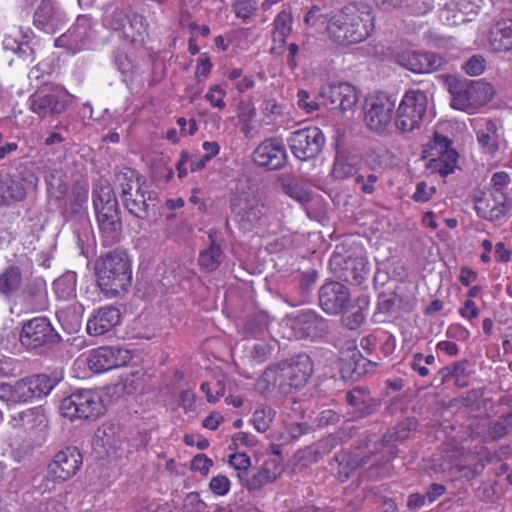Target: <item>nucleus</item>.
I'll return each mask as SVG.
<instances>
[{"mask_svg": "<svg viewBox=\"0 0 512 512\" xmlns=\"http://www.w3.org/2000/svg\"><path fill=\"white\" fill-rule=\"evenodd\" d=\"M428 100L421 90L407 91L395 112V127L401 133L419 129L427 111Z\"/></svg>", "mask_w": 512, "mask_h": 512, "instance_id": "9", "label": "nucleus"}, {"mask_svg": "<svg viewBox=\"0 0 512 512\" xmlns=\"http://www.w3.org/2000/svg\"><path fill=\"white\" fill-rule=\"evenodd\" d=\"M416 428V420L406 418L399 422L395 427L389 429L382 437L383 445L392 447L396 442H402L409 437L412 430Z\"/></svg>", "mask_w": 512, "mask_h": 512, "instance_id": "40", "label": "nucleus"}, {"mask_svg": "<svg viewBox=\"0 0 512 512\" xmlns=\"http://www.w3.org/2000/svg\"><path fill=\"white\" fill-rule=\"evenodd\" d=\"M512 209V199L506 193H483L475 198V210L487 221H498L507 216Z\"/></svg>", "mask_w": 512, "mask_h": 512, "instance_id": "18", "label": "nucleus"}, {"mask_svg": "<svg viewBox=\"0 0 512 512\" xmlns=\"http://www.w3.org/2000/svg\"><path fill=\"white\" fill-rule=\"evenodd\" d=\"M131 360L128 350L119 347L102 346L90 351L87 357L89 369L101 373L114 368L125 366Z\"/></svg>", "mask_w": 512, "mask_h": 512, "instance_id": "15", "label": "nucleus"}, {"mask_svg": "<svg viewBox=\"0 0 512 512\" xmlns=\"http://www.w3.org/2000/svg\"><path fill=\"white\" fill-rule=\"evenodd\" d=\"M210 244L199 253L198 264L203 271L213 272L225 258V253L220 244H217L212 233L208 235Z\"/></svg>", "mask_w": 512, "mask_h": 512, "instance_id": "33", "label": "nucleus"}, {"mask_svg": "<svg viewBox=\"0 0 512 512\" xmlns=\"http://www.w3.org/2000/svg\"><path fill=\"white\" fill-rule=\"evenodd\" d=\"M432 150H436V159L443 160L446 164H450V168L454 171L457 165L458 153L451 148V142L447 137L436 134Z\"/></svg>", "mask_w": 512, "mask_h": 512, "instance_id": "41", "label": "nucleus"}, {"mask_svg": "<svg viewBox=\"0 0 512 512\" xmlns=\"http://www.w3.org/2000/svg\"><path fill=\"white\" fill-rule=\"evenodd\" d=\"M93 207L104 246H112L122 238V221L113 188L99 182L93 189Z\"/></svg>", "mask_w": 512, "mask_h": 512, "instance_id": "3", "label": "nucleus"}, {"mask_svg": "<svg viewBox=\"0 0 512 512\" xmlns=\"http://www.w3.org/2000/svg\"><path fill=\"white\" fill-rule=\"evenodd\" d=\"M87 200L88 186L81 182H76L73 184L71 192L61 208V213L68 220L86 221Z\"/></svg>", "mask_w": 512, "mask_h": 512, "instance_id": "26", "label": "nucleus"}, {"mask_svg": "<svg viewBox=\"0 0 512 512\" xmlns=\"http://www.w3.org/2000/svg\"><path fill=\"white\" fill-rule=\"evenodd\" d=\"M230 486V480L224 475L214 476L209 482V489L218 496L226 495L230 490Z\"/></svg>", "mask_w": 512, "mask_h": 512, "instance_id": "56", "label": "nucleus"}, {"mask_svg": "<svg viewBox=\"0 0 512 512\" xmlns=\"http://www.w3.org/2000/svg\"><path fill=\"white\" fill-rule=\"evenodd\" d=\"M446 63L439 54L432 52H405L400 57V64L414 73H431L442 68Z\"/></svg>", "mask_w": 512, "mask_h": 512, "instance_id": "24", "label": "nucleus"}, {"mask_svg": "<svg viewBox=\"0 0 512 512\" xmlns=\"http://www.w3.org/2000/svg\"><path fill=\"white\" fill-rule=\"evenodd\" d=\"M286 160V149L284 145L275 138L264 140L253 152V161L268 170L281 169L285 165Z\"/></svg>", "mask_w": 512, "mask_h": 512, "instance_id": "21", "label": "nucleus"}, {"mask_svg": "<svg viewBox=\"0 0 512 512\" xmlns=\"http://www.w3.org/2000/svg\"><path fill=\"white\" fill-rule=\"evenodd\" d=\"M486 67V60L482 55H472L466 62L463 63L462 69L469 76L481 75Z\"/></svg>", "mask_w": 512, "mask_h": 512, "instance_id": "52", "label": "nucleus"}, {"mask_svg": "<svg viewBox=\"0 0 512 512\" xmlns=\"http://www.w3.org/2000/svg\"><path fill=\"white\" fill-rule=\"evenodd\" d=\"M275 411L269 406H262L253 413V424L258 432L264 433L271 426Z\"/></svg>", "mask_w": 512, "mask_h": 512, "instance_id": "47", "label": "nucleus"}, {"mask_svg": "<svg viewBox=\"0 0 512 512\" xmlns=\"http://www.w3.org/2000/svg\"><path fill=\"white\" fill-rule=\"evenodd\" d=\"M184 507L189 512H202L206 508V503L200 498L199 493H189L184 499Z\"/></svg>", "mask_w": 512, "mask_h": 512, "instance_id": "62", "label": "nucleus"}, {"mask_svg": "<svg viewBox=\"0 0 512 512\" xmlns=\"http://www.w3.org/2000/svg\"><path fill=\"white\" fill-rule=\"evenodd\" d=\"M26 195L23 185L11 178L0 180V198L5 202L21 201Z\"/></svg>", "mask_w": 512, "mask_h": 512, "instance_id": "44", "label": "nucleus"}, {"mask_svg": "<svg viewBox=\"0 0 512 512\" xmlns=\"http://www.w3.org/2000/svg\"><path fill=\"white\" fill-rule=\"evenodd\" d=\"M366 320V314L362 309H358L351 314L344 315L342 317V323L349 330L358 329Z\"/></svg>", "mask_w": 512, "mask_h": 512, "instance_id": "59", "label": "nucleus"}, {"mask_svg": "<svg viewBox=\"0 0 512 512\" xmlns=\"http://www.w3.org/2000/svg\"><path fill=\"white\" fill-rule=\"evenodd\" d=\"M297 105L301 110L309 114L319 108V104L314 100H310V94L303 89L299 90L297 93Z\"/></svg>", "mask_w": 512, "mask_h": 512, "instance_id": "61", "label": "nucleus"}, {"mask_svg": "<svg viewBox=\"0 0 512 512\" xmlns=\"http://www.w3.org/2000/svg\"><path fill=\"white\" fill-rule=\"evenodd\" d=\"M128 18L122 9L115 8L105 13L103 24L111 30L123 32Z\"/></svg>", "mask_w": 512, "mask_h": 512, "instance_id": "49", "label": "nucleus"}, {"mask_svg": "<svg viewBox=\"0 0 512 512\" xmlns=\"http://www.w3.org/2000/svg\"><path fill=\"white\" fill-rule=\"evenodd\" d=\"M57 297L61 300H69L76 295V274L67 272L53 283Z\"/></svg>", "mask_w": 512, "mask_h": 512, "instance_id": "42", "label": "nucleus"}, {"mask_svg": "<svg viewBox=\"0 0 512 512\" xmlns=\"http://www.w3.org/2000/svg\"><path fill=\"white\" fill-rule=\"evenodd\" d=\"M488 44L494 52L512 50V19L503 18L493 21L488 31Z\"/></svg>", "mask_w": 512, "mask_h": 512, "instance_id": "29", "label": "nucleus"}, {"mask_svg": "<svg viewBox=\"0 0 512 512\" xmlns=\"http://www.w3.org/2000/svg\"><path fill=\"white\" fill-rule=\"evenodd\" d=\"M286 430L293 440L299 439L302 435L307 434L311 426L303 419H294L290 413L284 419Z\"/></svg>", "mask_w": 512, "mask_h": 512, "instance_id": "48", "label": "nucleus"}, {"mask_svg": "<svg viewBox=\"0 0 512 512\" xmlns=\"http://www.w3.org/2000/svg\"><path fill=\"white\" fill-rule=\"evenodd\" d=\"M82 465V455L76 447H66L59 451L48 466V477L65 481L74 476Z\"/></svg>", "mask_w": 512, "mask_h": 512, "instance_id": "20", "label": "nucleus"}, {"mask_svg": "<svg viewBox=\"0 0 512 512\" xmlns=\"http://www.w3.org/2000/svg\"><path fill=\"white\" fill-rule=\"evenodd\" d=\"M359 158L351 150L336 146L332 176L338 180L347 179L358 171Z\"/></svg>", "mask_w": 512, "mask_h": 512, "instance_id": "30", "label": "nucleus"}, {"mask_svg": "<svg viewBox=\"0 0 512 512\" xmlns=\"http://www.w3.org/2000/svg\"><path fill=\"white\" fill-rule=\"evenodd\" d=\"M23 283L22 270L17 265H9L0 273V295L10 297L18 292Z\"/></svg>", "mask_w": 512, "mask_h": 512, "instance_id": "34", "label": "nucleus"}, {"mask_svg": "<svg viewBox=\"0 0 512 512\" xmlns=\"http://www.w3.org/2000/svg\"><path fill=\"white\" fill-rule=\"evenodd\" d=\"M128 27L122 32V36L125 40L130 43L137 45L144 42V36L147 30V22L143 15L134 14L131 18H128Z\"/></svg>", "mask_w": 512, "mask_h": 512, "instance_id": "39", "label": "nucleus"}, {"mask_svg": "<svg viewBox=\"0 0 512 512\" xmlns=\"http://www.w3.org/2000/svg\"><path fill=\"white\" fill-rule=\"evenodd\" d=\"M68 18L56 0H41L33 16L36 28L48 34H54L62 29Z\"/></svg>", "mask_w": 512, "mask_h": 512, "instance_id": "17", "label": "nucleus"}, {"mask_svg": "<svg viewBox=\"0 0 512 512\" xmlns=\"http://www.w3.org/2000/svg\"><path fill=\"white\" fill-rule=\"evenodd\" d=\"M212 465V459L205 454H197L192 458L190 468L192 471L199 472L201 475L206 476Z\"/></svg>", "mask_w": 512, "mask_h": 512, "instance_id": "58", "label": "nucleus"}, {"mask_svg": "<svg viewBox=\"0 0 512 512\" xmlns=\"http://www.w3.org/2000/svg\"><path fill=\"white\" fill-rule=\"evenodd\" d=\"M229 464L236 470H238V478L244 483L243 474H246L249 467L251 466V459L245 453H235L230 455Z\"/></svg>", "mask_w": 512, "mask_h": 512, "instance_id": "54", "label": "nucleus"}, {"mask_svg": "<svg viewBox=\"0 0 512 512\" xmlns=\"http://www.w3.org/2000/svg\"><path fill=\"white\" fill-rule=\"evenodd\" d=\"M119 322V309L114 306H104L88 319L87 332L92 336H100L112 330Z\"/></svg>", "mask_w": 512, "mask_h": 512, "instance_id": "28", "label": "nucleus"}, {"mask_svg": "<svg viewBox=\"0 0 512 512\" xmlns=\"http://www.w3.org/2000/svg\"><path fill=\"white\" fill-rule=\"evenodd\" d=\"M451 107L461 111L475 110L494 96V88L483 80L458 82L450 85Z\"/></svg>", "mask_w": 512, "mask_h": 512, "instance_id": "8", "label": "nucleus"}, {"mask_svg": "<svg viewBox=\"0 0 512 512\" xmlns=\"http://www.w3.org/2000/svg\"><path fill=\"white\" fill-rule=\"evenodd\" d=\"M319 305L324 312L336 315L348 306L350 291L347 286L337 281L323 284L318 292Z\"/></svg>", "mask_w": 512, "mask_h": 512, "instance_id": "19", "label": "nucleus"}, {"mask_svg": "<svg viewBox=\"0 0 512 512\" xmlns=\"http://www.w3.org/2000/svg\"><path fill=\"white\" fill-rule=\"evenodd\" d=\"M340 260H342V266L339 277L346 282L361 284L369 272L366 258L363 256H349L346 259L335 258L334 262L341 264Z\"/></svg>", "mask_w": 512, "mask_h": 512, "instance_id": "32", "label": "nucleus"}, {"mask_svg": "<svg viewBox=\"0 0 512 512\" xmlns=\"http://www.w3.org/2000/svg\"><path fill=\"white\" fill-rule=\"evenodd\" d=\"M340 415L332 409H324L317 416V424L319 427H327L335 425L339 422Z\"/></svg>", "mask_w": 512, "mask_h": 512, "instance_id": "64", "label": "nucleus"}, {"mask_svg": "<svg viewBox=\"0 0 512 512\" xmlns=\"http://www.w3.org/2000/svg\"><path fill=\"white\" fill-rule=\"evenodd\" d=\"M159 202L156 191L149 189L145 182L136 179V188L131 196L122 200L123 206L133 217L146 221L149 224L157 220L156 206Z\"/></svg>", "mask_w": 512, "mask_h": 512, "instance_id": "13", "label": "nucleus"}, {"mask_svg": "<svg viewBox=\"0 0 512 512\" xmlns=\"http://www.w3.org/2000/svg\"><path fill=\"white\" fill-rule=\"evenodd\" d=\"M283 189L287 195L300 203H306L310 201L309 193L294 182L285 183L283 185Z\"/></svg>", "mask_w": 512, "mask_h": 512, "instance_id": "57", "label": "nucleus"}, {"mask_svg": "<svg viewBox=\"0 0 512 512\" xmlns=\"http://www.w3.org/2000/svg\"><path fill=\"white\" fill-rule=\"evenodd\" d=\"M292 14L288 10L280 11L273 21V40L279 43H285L286 38L291 32Z\"/></svg>", "mask_w": 512, "mask_h": 512, "instance_id": "43", "label": "nucleus"}, {"mask_svg": "<svg viewBox=\"0 0 512 512\" xmlns=\"http://www.w3.org/2000/svg\"><path fill=\"white\" fill-rule=\"evenodd\" d=\"M60 410L69 419H95L103 413L104 406L97 393L79 390L61 401Z\"/></svg>", "mask_w": 512, "mask_h": 512, "instance_id": "11", "label": "nucleus"}, {"mask_svg": "<svg viewBox=\"0 0 512 512\" xmlns=\"http://www.w3.org/2000/svg\"><path fill=\"white\" fill-rule=\"evenodd\" d=\"M468 372L466 371V363L458 362L453 364V375L454 383L459 388H465L468 386L467 380Z\"/></svg>", "mask_w": 512, "mask_h": 512, "instance_id": "63", "label": "nucleus"}, {"mask_svg": "<svg viewBox=\"0 0 512 512\" xmlns=\"http://www.w3.org/2000/svg\"><path fill=\"white\" fill-rule=\"evenodd\" d=\"M396 105L393 95L386 92H378L366 97L364 102V121L367 127L383 134L388 131Z\"/></svg>", "mask_w": 512, "mask_h": 512, "instance_id": "10", "label": "nucleus"}, {"mask_svg": "<svg viewBox=\"0 0 512 512\" xmlns=\"http://www.w3.org/2000/svg\"><path fill=\"white\" fill-rule=\"evenodd\" d=\"M136 177L134 171L128 170L127 172H119L115 175V183L117 189H119L121 200L131 196L136 188Z\"/></svg>", "mask_w": 512, "mask_h": 512, "instance_id": "46", "label": "nucleus"}, {"mask_svg": "<svg viewBox=\"0 0 512 512\" xmlns=\"http://www.w3.org/2000/svg\"><path fill=\"white\" fill-rule=\"evenodd\" d=\"M226 95L225 90L218 84L213 85L209 88L205 95V99L211 104V106L223 110L226 107L224 97Z\"/></svg>", "mask_w": 512, "mask_h": 512, "instance_id": "55", "label": "nucleus"}, {"mask_svg": "<svg viewBox=\"0 0 512 512\" xmlns=\"http://www.w3.org/2000/svg\"><path fill=\"white\" fill-rule=\"evenodd\" d=\"M297 339L316 338L328 332V322L313 310H304L287 318Z\"/></svg>", "mask_w": 512, "mask_h": 512, "instance_id": "16", "label": "nucleus"}, {"mask_svg": "<svg viewBox=\"0 0 512 512\" xmlns=\"http://www.w3.org/2000/svg\"><path fill=\"white\" fill-rule=\"evenodd\" d=\"M375 16L370 5L349 3L334 11L327 23V34L333 42L348 46L365 41L374 29Z\"/></svg>", "mask_w": 512, "mask_h": 512, "instance_id": "1", "label": "nucleus"}, {"mask_svg": "<svg viewBox=\"0 0 512 512\" xmlns=\"http://www.w3.org/2000/svg\"><path fill=\"white\" fill-rule=\"evenodd\" d=\"M321 94L328 100L332 110L342 113L353 110L358 102L356 89L349 83L330 84Z\"/></svg>", "mask_w": 512, "mask_h": 512, "instance_id": "23", "label": "nucleus"}, {"mask_svg": "<svg viewBox=\"0 0 512 512\" xmlns=\"http://www.w3.org/2000/svg\"><path fill=\"white\" fill-rule=\"evenodd\" d=\"M484 441H495L507 434H512V413L499 417L495 421H486L481 425Z\"/></svg>", "mask_w": 512, "mask_h": 512, "instance_id": "35", "label": "nucleus"}, {"mask_svg": "<svg viewBox=\"0 0 512 512\" xmlns=\"http://www.w3.org/2000/svg\"><path fill=\"white\" fill-rule=\"evenodd\" d=\"M281 473L282 467L278 459H268L252 477L245 479L244 485L250 491H257L265 485L274 482Z\"/></svg>", "mask_w": 512, "mask_h": 512, "instance_id": "31", "label": "nucleus"}, {"mask_svg": "<svg viewBox=\"0 0 512 512\" xmlns=\"http://www.w3.org/2000/svg\"><path fill=\"white\" fill-rule=\"evenodd\" d=\"M291 153L301 161L317 158L325 145V136L321 129L315 126L293 131L287 139Z\"/></svg>", "mask_w": 512, "mask_h": 512, "instance_id": "12", "label": "nucleus"}, {"mask_svg": "<svg viewBox=\"0 0 512 512\" xmlns=\"http://www.w3.org/2000/svg\"><path fill=\"white\" fill-rule=\"evenodd\" d=\"M28 107L40 119L54 118L68 109L69 96L63 87L45 83L30 95Z\"/></svg>", "mask_w": 512, "mask_h": 512, "instance_id": "7", "label": "nucleus"}, {"mask_svg": "<svg viewBox=\"0 0 512 512\" xmlns=\"http://www.w3.org/2000/svg\"><path fill=\"white\" fill-rule=\"evenodd\" d=\"M56 380L47 374H32L16 380L13 384H0V400L8 405L32 402L35 398L50 394Z\"/></svg>", "mask_w": 512, "mask_h": 512, "instance_id": "5", "label": "nucleus"}, {"mask_svg": "<svg viewBox=\"0 0 512 512\" xmlns=\"http://www.w3.org/2000/svg\"><path fill=\"white\" fill-rule=\"evenodd\" d=\"M113 58L117 69L123 76L129 77L134 73V61L126 53L122 51H116Z\"/></svg>", "mask_w": 512, "mask_h": 512, "instance_id": "53", "label": "nucleus"}, {"mask_svg": "<svg viewBox=\"0 0 512 512\" xmlns=\"http://www.w3.org/2000/svg\"><path fill=\"white\" fill-rule=\"evenodd\" d=\"M257 4V0H236L232 5V10L237 18L246 21L257 10Z\"/></svg>", "mask_w": 512, "mask_h": 512, "instance_id": "50", "label": "nucleus"}, {"mask_svg": "<svg viewBox=\"0 0 512 512\" xmlns=\"http://www.w3.org/2000/svg\"><path fill=\"white\" fill-rule=\"evenodd\" d=\"M471 12L473 7L469 0H451L446 3L441 16L447 21L451 20V24L455 25L467 21L466 16Z\"/></svg>", "mask_w": 512, "mask_h": 512, "instance_id": "38", "label": "nucleus"}, {"mask_svg": "<svg viewBox=\"0 0 512 512\" xmlns=\"http://www.w3.org/2000/svg\"><path fill=\"white\" fill-rule=\"evenodd\" d=\"M97 284L108 297L127 292L132 282V269L126 253L114 250L95 264Z\"/></svg>", "mask_w": 512, "mask_h": 512, "instance_id": "4", "label": "nucleus"}, {"mask_svg": "<svg viewBox=\"0 0 512 512\" xmlns=\"http://www.w3.org/2000/svg\"><path fill=\"white\" fill-rule=\"evenodd\" d=\"M94 35L92 19L88 15H79L75 23L56 39V46H67L70 49H81Z\"/></svg>", "mask_w": 512, "mask_h": 512, "instance_id": "22", "label": "nucleus"}, {"mask_svg": "<svg viewBox=\"0 0 512 512\" xmlns=\"http://www.w3.org/2000/svg\"><path fill=\"white\" fill-rule=\"evenodd\" d=\"M93 446L101 455H115L122 445L119 427L111 422L103 423L93 437Z\"/></svg>", "mask_w": 512, "mask_h": 512, "instance_id": "27", "label": "nucleus"}, {"mask_svg": "<svg viewBox=\"0 0 512 512\" xmlns=\"http://www.w3.org/2000/svg\"><path fill=\"white\" fill-rule=\"evenodd\" d=\"M346 401L352 407L351 419L358 420L367 417L378 409L380 402L371 396L368 388L357 386L346 394Z\"/></svg>", "mask_w": 512, "mask_h": 512, "instance_id": "25", "label": "nucleus"}, {"mask_svg": "<svg viewBox=\"0 0 512 512\" xmlns=\"http://www.w3.org/2000/svg\"><path fill=\"white\" fill-rule=\"evenodd\" d=\"M312 372L310 357L307 354H298L265 370L257 382V387L269 390L273 386L282 393H289L292 388L304 387Z\"/></svg>", "mask_w": 512, "mask_h": 512, "instance_id": "2", "label": "nucleus"}, {"mask_svg": "<svg viewBox=\"0 0 512 512\" xmlns=\"http://www.w3.org/2000/svg\"><path fill=\"white\" fill-rule=\"evenodd\" d=\"M19 341L27 350L42 353L61 343L62 337L47 317L38 316L22 324Z\"/></svg>", "mask_w": 512, "mask_h": 512, "instance_id": "6", "label": "nucleus"}, {"mask_svg": "<svg viewBox=\"0 0 512 512\" xmlns=\"http://www.w3.org/2000/svg\"><path fill=\"white\" fill-rule=\"evenodd\" d=\"M269 316L265 312H258L247 317L243 330L247 337L265 339L269 334Z\"/></svg>", "mask_w": 512, "mask_h": 512, "instance_id": "37", "label": "nucleus"}, {"mask_svg": "<svg viewBox=\"0 0 512 512\" xmlns=\"http://www.w3.org/2000/svg\"><path fill=\"white\" fill-rule=\"evenodd\" d=\"M274 350V346L262 339L260 342L254 344L250 351V357L256 363H263L267 361Z\"/></svg>", "mask_w": 512, "mask_h": 512, "instance_id": "51", "label": "nucleus"}, {"mask_svg": "<svg viewBox=\"0 0 512 512\" xmlns=\"http://www.w3.org/2000/svg\"><path fill=\"white\" fill-rule=\"evenodd\" d=\"M352 374L357 377L375 371L377 364L363 357L359 351L353 350L349 362L346 363Z\"/></svg>", "mask_w": 512, "mask_h": 512, "instance_id": "45", "label": "nucleus"}, {"mask_svg": "<svg viewBox=\"0 0 512 512\" xmlns=\"http://www.w3.org/2000/svg\"><path fill=\"white\" fill-rule=\"evenodd\" d=\"M435 192L436 188L434 186L428 187L426 182L421 181L417 183L412 199L415 202L424 203L429 201Z\"/></svg>", "mask_w": 512, "mask_h": 512, "instance_id": "60", "label": "nucleus"}, {"mask_svg": "<svg viewBox=\"0 0 512 512\" xmlns=\"http://www.w3.org/2000/svg\"><path fill=\"white\" fill-rule=\"evenodd\" d=\"M478 144L486 154L494 156L499 150V134L496 123L492 120L485 122L484 127L476 133Z\"/></svg>", "mask_w": 512, "mask_h": 512, "instance_id": "36", "label": "nucleus"}, {"mask_svg": "<svg viewBox=\"0 0 512 512\" xmlns=\"http://www.w3.org/2000/svg\"><path fill=\"white\" fill-rule=\"evenodd\" d=\"M230 208L241 230L252 231L260 226L264 216L263 204L254 191L236 194L231 199Z\"/></svg>", "mask_w": 512, "mask_h": 512, "instance_id": "14", "label": "nucleus"}]
</instances>
